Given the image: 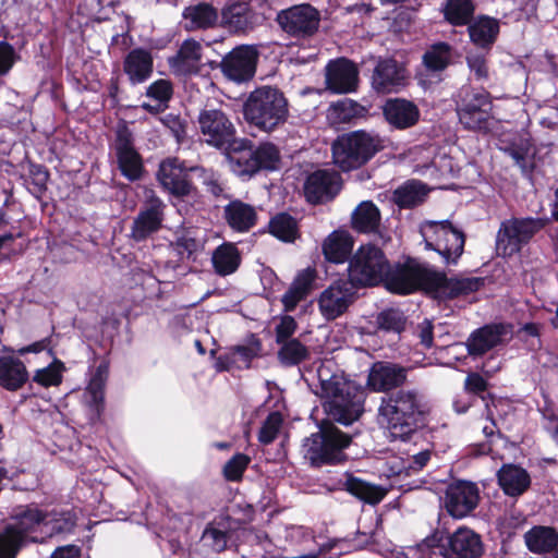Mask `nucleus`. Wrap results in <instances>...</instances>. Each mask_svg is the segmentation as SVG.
I'll list each match as a JSON object with an SVG mask.
<instances>
[{"label":"nucleus","instance_id":"nucleus-1","mask_svg":"<svg viewBox=\"0 0 558 558\" xmlns=\"http://www.w3.org/2000/svg\"><path fill=\"white\" fill-rule=\"evenodd\" d=\"M386 288L399 294H409L417 289L434 293L437 298L452 299L480 290L484 284L482 278H447L442 272L433 270L414 260L390 267L383 280Z\"/></svg>","mask_w":558,"mask_h":558},{"label":"nucleus","instance_id":"nucleus-2","mask_svg":"<svg viewBox=\"0 0 558 558\" xmlns=\"http://www.w3.org/2000/svg\"><path fill=\"white\" fill-rule=\"evenodd\" d=\"M314 392L324 400L326 413L335 421L349 425L363 412L364 389L341 374H335L326 364L317 368Z\"/></svg>","mask_w":558,"mask_h":558},{"label":"nucleus","instance_id":"nucleus-3","mask_svg":"<svg viewBox=\"0 0 558 558\" xmlns=\"http://www.w3.org/2000/svg\"><path fill=\"white\" fill-rule=\"evenodd\" d=\"M427 412L423 397L414 390H399L379 409L380 423L390 440H407Z\"/></svg>","mask_w":558,"mask_h":558},{"label":"nucleus","instance_id":"nucleus-4","mask_svg":"<svg viewBox=\"0 0 558 558\" xmlns=\"http://www.w3.org/2000/svg\"><path fill=\"white\" fill-rule=\"evenodd\" d=\"M288 116V100L282 92L275 87L256 88L244 105L245 119L265 132H271L283 124Z\"/></svg>","mask_w":558,"mask_h":558},{"label":"nucleus","instance_id":"nucleus-5","mask_svg":"<svg viewBox=\"0 0 558 558\" xmlns=\"http://www.w3.org/2000/svg\"><path fill=\"white\" fill-rule=\"evenodd\" d=\"M444 534L435 532L426 537L418 545L417 550L410 549L408 553L403 550H393L389 558H421L423 549H432L440 547L442 558H477L483 553V544L480 535L469 527H459L447 537V544L444 545Z\"/></svg>","mask_w":558,"mask_h":558},{"label":"nucleus","instance_id":"nucleus-6","mask_svg":"<svg viewBox=\"0 0 558 558\" xmlns=\"http://www.w3.org/2000/svg\"><path fill=\"white\" fill-rule=\"evenodd\" d=\"M384 148V140L373 133L356 131L338 137L332 144L333 162L343 171L360 168Z\"/></svg>","mask_w":558,"mask_h":558},{"label":"nucleus","instance_id":"nucleus-7","mask_svg":"<svg viewBox=\"0 0 558 558\" xmlns=\"http://www.w3.org/2000/svg\"><path fill=\"white\" fill-rule=\"evenodd\" d=\"M427 250L437 252L446 264H457L463 253L465 238L449 220L424 221L420 227Z\"/></svg>","mask_w":558,"mask_h":558},{"label":"nucleus","instance_id":"nucleus-8","mask_svg":"<svg viewBox=\"0 0 558 558\" xmlns=\"http://www.w3.org/2000/svg\"><path fill=\"white\" fill-rule=\"evenodd\" d=\"M350 442L351 437L338 428H325L304 440L303 454L313 465L337 463L344 459Z\"/></svg>","mask_w":558,"mask_h":558},{"label":"nucleus","instance_id":"nucleus-9","mask_svg":"<svg viewBox=\"0 0 558 558\" xmlns=\"http://www.w3.org/2000/svg\"><path fill=\"white\" fill-rule=\"evenodd\" d=\"M388 268V260L378 247L363 245L350 259L349 282L353 286H375L384 280Z\"/></svg>","mask_w":558,"mask_h":558},{"label":"nucleus","instance_id":"nucleus-10","mask_svg":"<svg viewBox=\"0 0 558 558\" xmlns=\"http://www.w3.org/2000/svg\"><path fill=\"white\" fill-rule=\"evenodd\" d=\"M545 225L543 219L512 218L501 223L497 234V250L502 256H511L522 248Z\"/></svg>","mask_w":558,"mask_h":558},{"label":"nucleus","instance_id":"nucleus-11","mask_svg":"<svg viewBox=\"0 0 558 558\" xmlns=\"http://www.w3.org/2000/svg\"><path fill=\"white\" fill-rule=\"evenodd\" d=\"M460 122L470 130L486 131L492 120V100L485 90H465L458 104Z\"/></svg>","mask_w":558,"mask_h":558},{"label":"nucleus","instance_id":"nucleus-12","mask_svg":"<svg viewBox=\"0 0 558 558\" xmlns=\"http://www.w3.org/2000/svg\"><path fill=\"white\" fill-rule=\"evenodd\" d=\"M198 128L203 141L217 148L230 145L235 133L233 123L218 109L203 110L198 116Z\"/></svg>","mask_w":558,"mask_h":558},{"label":"nucleus","instance_id":"nucleus-13","mask_svg":"<svg viewBox=\"0 0 558 558\" xmlns=\"http://www.w3.org/2000/svg\"><path fill=\"white\" fill-rule=\"evenodd\" d=\"M257 59L258 52L254 46H239L222 59L221 71L233 82H246L255 74Z\"/></svg>","mask_w":558,"mask_h":558},{"label":"nucleus","instance_id":"nucleus-14","mask_svg":"<svg viewBox=\"0 0 558 558\" xmlns=\"http://www.w3.org/2000/svg\"><path fill=\"white\" fill-rule=\"evenodd\" d=\"M277 22L291 35H312L318 28L319 13L310 4L295 5L278 13Z\"/></svg>","mask_w":558,"mask_h":558},{"label":"nucleus","instance_id":"nucleus-15","mask_svg":"<svg viewBox=\"0 0 558 558\" xmlns=\"http://www.w3.org/2000/svg\"><path fill=\"white\" fill-rule=\"evenodd\" d=\"M163 202L153 191H149L144 205L133 221L131 228L132 239L143 241L151 233L158 231L163 220Z\"/></svg>","mask_w":558,"mask_h":558},{"label":"nucleus","instance_id":"nucleus-16","mask_svg":"<svg viewBox=\"0 0 558 558\" xmlns=\"http://www.w3.org/2000/svg\"><path fill=\"white\" fill-rule=\"evenodd\" d=\"M353 301V284L339 280L325 289L319 299L318 307L326 319H335L342 315Z\"/></svg>","mask_w":558,"mask_h":558},{"label":"nucleus","instance_id":"nucleus-17","mask_svg":"<svg viewBox=\"0 0 558 558\" xmlns=\"http://www.w3.org/2000/svg\"><path fill=\"white\" fill-rule=\"evenodd\" d=\"M203 45L187 38L179 46L178 51L168 58V65L177 76H191L199 73L203 66Z\"/></svg>","mask_w":558,"mask_h":558},{"label":"nucleus","instance_id":"nucleus-18","mask_svg":"<svg viewBox=\"0 0 558 558\" xmlns=\"http://www.w3.org/2000/svg\"><path fill=\"white\" fill-rule=\"evenodd\" d=\"M478 499V489L475 484L459 481L448 486L445 505L452 517L463 518L475 509Z\"/></svg>","mask_w":558,"mask_h":558},{"label":"nucleus","instance_id":"nucleus-19","mask_svg":"<svg viewBox=\"0 0 558 558\" xmlns=\"http://www.w3.org/2000/svg\"><path fill=\"white\" fill-rule=\"evenodd\" d=\"M189 171L179 159L168 158L160 163L157 179L171 195L185 196L192 190Z\"/></svg>","mask_w":558,"mask_h":558},{"label":"nucleus","instance_id":"nucleus-20","mask_svg":"<svg viewBox=\"0 0 558 558\" xmlns=\"http://www.w3.org/2000/svg\"><path fill=\"white\" fill-rule=\"evenodd\" d=\"M405 69L392 59L380 60L372 76L375 90L383 94L397 93L407 85Z\"/></svg>","mask_w":558,"mask_h":558},{"label":"nucleus","instance_id":"nucleus-21","mask_svg":"<svg viewBox=\"0 0 558 558\" xmlns=\"http://www.w3.org/2000/svg\"><path fill=\"white\" fill-rule=\"evenodd\" d=\"M509 325L493 324L478 328L466 340V348L471 355H483L511 336Z\"/></svg>","mask_w":558,"mask_h":558},{"label":"nucleus","instance_id":"nucleus-22","mask_svg":"<svg viewBox=\"0 0 558 558\" xmlns=\"http://www.w3.org/2000/svg\"><path fill=\"white\" fill-rule=\"evenodd\" d=\"M340 191L339 175L329 170H318L312 173L304 185L306 198L318 203L332 198Z\"/></svg>","mask_w":558,"mask_h":558},{"label":"nucleus","instance_id":"nucleus-23","mask_svg":"<svg viewBox=\"0 0 558 558\" xmlns=\"http://www.w3.org/2000/svg\"><path fill=\"white\" fill-rule=\"evenodd\" d=\"M326 83L337 94L353 92L357 84V69L347 59L331 61L327 65Z\"/></svg>","mask_w":558,"mask_h":558},{"label":"nucleus","instance_id":"nucleus-24","mask_svg":"<svg viewBox=\"0 0 558 558\" xmlns=\"http://www.w3.org/2000/svg\"><path fill=\"white\" fill-rule=\"evenodd\" d=\"M407 369L390 362H376L369 369L367 385L374 391H387L402 385Z\"/></svg>","mask_w":558,"mask_h":558},{"label":"nucleus","instance_id":"nucleus-25","mask_svg":"<svg viewBox=\"0 0 558 558\" xmlns=\"http://www.w3.org/2000/svg\"><path fill=\"white\" fill-rule=\"evenodd\" d=\"M116 150L122 174L131 181L138 180L143 173V162L141 156L134 149L128 132L118 133Z\"/></svg>","mask_w":558,"mask_h":558},{"label":"nucleus","instance_id":"nucleus-26","mask_svg":"<svg viewBox=\"0 0 558 558\" xmlns=\"http://www.w3.org/2000/svg\"><path fill=\"white\" fill-rule=\"evenodd\" d=\"M387 122L396 129L404 130L413 126L420 119L418 108L405 99H389L384 108Z\"/></svg>","mask_w":558,"mask_h":558},{"label":"nucleus","instance_id":"nucleus-27","mask_svg":"<svg viewBox=\"0 0 558 558\" xmlns=\"http://www.w3.org/2000/svg\"><path fill=\"white\" fill-rule=\"evenodd\" d=\"M153 66L151 53L142 48L131 50L123 62V71L133 85L148 80L153 73Z\"/></svg>","mask_w":558,"mask_h":558},{"label":"nucleus","instance_id":"nucleus-28","mask_svg":"<svg viewBox=\"0 0 558 558\" xmlns=\"http://www.w3.org/2000/svg\"><path fill=\"white\" fill-rule=\"evenodd\" d=\"M45 513V510L36 506H28L16 512L14 522L9 525L14 526L19 534L23 535L25 542H27L28 538L36 542L38 541V536H33L32 534L39 532L43 535Z\"/></svg>","mask_w":558,"mask_h":558},{"label":"nucleus","instance_id":"nucleus-29","mask_svg":"<svg viewBox=\"0 0 558 558\" xmlns=\"http://www.w3.org/2000/svg\"><path fill=\"white\" fill-rule=\"evenodd\" d=\"M314 280L315 270L312 268L303 269L296 275L290 288L281 298L286 312L294 311L296 305L306 299L313 289Z\"/></svg>","mask_w":558,"mask_h":558},{"label":"nucleus","instance_id":"nucleus-30","mask_svg":"<svg viewBox=\"0 0 558 558\" xmlns=\"http://www.w3.org/2000/svg\"><path fill=\"white\" fill-rule=\"evenodd\" d=\"M28 380L24 363L13 356L0 357V386L9 391H16Z\"/></svg>","mask_w":558,"mask_h":558},{"label":"nucleus","instance_id":"nucleus-31","mask_svg":"<svg viewBox=\"0 0 558 558\" xmlns=\"http://www.w3.org/2000/svg\"><path fill=\"white\" fill-rule=\"evenodd\" d=\"M498 483L506 495L519 496L530 486L531 480L527 472L513 464L504 465L498 474Z\"/></svg>","mask_w":558,"mask_h":558},{"label":"nucleus","instance_id":"nucleus-32","mask_svg":"<svg viewBox=\"0 0 558 558\" xmlns=\"http://www.w3.org/2000/svg\"><path fill=\"white\" fill-rule=\"evenodd\" d=\"M228 225L239 232H246L256 223L254 207L241 201H232L225 207Z\"/></svg>","mask_w":558,"mask_h":558},{"label":"nucleus","instance_id":"nucleus-33","mask_svg":"<svg viewBox=\"0 0 558 558\" xmlns=\"http://www.w3.org/2000/svg\"><path fill=\"white\" fill-rule=\"evenodd\" d=\"M380 220L378 207L369 201L360 203L351 217L352 228L362 233L376 232L380 226Z\"/></svg>","mask_w":558,"mask_h":558},{"label":"nucleus","instance_id":"nucleus-34","mask_svg":"<svg viewBox=\"0 0 558 558\" xmlns=\"http://www.w3.org/2000/svg\"><path fill=\"white\" fill-rule=\"evenodd\" d=\"M211 262L218 275L228 276L239 268L241 255L234 244L225 243L214 251Z\"/></svg>","mask_w":558,"mask_h":558},{"label":"nucleus","instance_id":"nucleus-35","mask_svg":"<svg viewBox=\"0 0 558 558\" xmlns=\"http://www.w3.org/2000/svg\"><path fill=\"white\" fill-rule=\"evenodd\" d=\"M471 40L478 47L493 45L499 33V24L495 19L482 16L469 25Z\"/></svg>","mask_w":558,"mask_h":558},{"label":"nucleus","instance_id":"nucleus-36","mask_svg":"<svg viewBox=\"0 0 558 558\" xmlns=\"http://www.w3.org/2000/svg\"><path fill=\"white\" fill-rule=\"evenodd\" d=\"M353 243L344 232H332L324 242L323 252L325 257L332 263H343L351 253Z\"/></svg>","mask_w":558,"mask_h":558},{"label":"nucleus","instance_id":"nucleus-37","mask_svg":"<svg viewBox=\"0 0 558 558\" xmlns=\"http://www.w3.org/2000/svg\"><path fill=\"white\" fill-rule=\"evenodd\" d=\"M183 17L186 28L201 29L213 26L217 21L218 14L210 4L197 3L185 8Z\"/></svg>","mask_w":558,"mask_h":558},{"label":"nucleus","instance_id":"nucleus-38","mask_svg":"<svg viewBox=\"0 0 558 558\" xmlns=\"http://www.w3.org/2000/svg\"><path fill=\"white\" fill-rule=\"evenodd\" d=\"M474 10L471 0H447L442 8L446 21L454 26L469 24Z\"/></svg>","mask_w":558,"mask_h":558},{"label":"nucleus","instance_id":"nucleus-39","mask_svg":"<svg viewBox=\"0 0 558 558\" xmlns=\"http://www.w3.org/2000/svg\"><path fill=\"white\" fill-rule=\"evenodd\" d=\"M527 548L533 553H546L557 544V535L550 527L535 526L524 535Z\"/></svg>","mask_w":558,"mask_h":558},{"label":"nucleus","instance_id":"nucleus-40","mask_svg":"<svg viewBox=\"0 0 558 558\" xmlns=\"http://www.w3.org/2000/svg\"><path fill=\"white\" fill-rule=\"evenodd\" d=\"M344 486L350 494L372 505L381 501L386 495L383 488L353 476L347 478Z\"/></svg>","mask_w":558,"mask_h":558},{"label":"nucleus","instance_id":"nucleus-41","mask_svg":"<svg viewBox=\"0 0 558 558\" xmlns=\"http://www.w3.org/2000/svg\"><path fill=\"white\" fill-rule=\"evenodd\" d=\"M75 526V515L69 511L45 513L43 535L53 536L61 533H70Z\"/></svg>","mask_w":558,"mask_h":558},{"label":"nucleus","instance_id":"nucleus-42","mask_svg":"<svg viewBox=\"0 0 558 558\" xmlns=\"http://www.w3.org/2000/svg\"><path fill=\"white\" fill-rule=\"evenodd\" d=\"M232 171L239 177H252L258 170V162L253 148H242L229 155Z\"/></svg>","mask_w":558,"mask_h":558},{"label":"nucleus","instance_id":"nucleus-43","mask_svg":"<svg viewBox=\"0 0 558 558\" xmlns=\"http://www.w3.org/2000/svg\"><path fill=\"white\" fill-rule=\"evenodd\" d=\"M108 377V366L106 364H100L94 376L92 377L86 391L85 399L86 402L95 407L97 412H99V407L104 401V388Z\"/></svg>","mask_w":558,"mask_h":558},{"label":"nucleus","instance_id":"nucleus-44","mask_svg":"<svg viewBox=\"0 0 558 558\" xmlns=\"http://www.w3.org/2000/svg\"><path fill=\"white\" fill-rule=\"evenodd\" d=\"M64 371L63 362L54 357L48 366L35 372L33 380L45 388L57 387L62 383Z\"/></svg>","mask_w":558,"mask_h":558},{"label":"nucleus","instance_id":"nucleus-45","mask_svg":"<svg viewBox=\"0 0 558 558\" xmlns=\"http://www.w3.org/2000/svg\"><path fill=\"white\" fill-rule=\"evenodd\" d=\"M25 543L14 526L7 525L0 531V558H15Z\"/></svg>","mask_w":558,"mask_h":558},{"label":"nucleus","instance_id":"nucleus-46","mask_svg":"<svg viewBox=\"0 0 558 558\" xmlns=\"http://www.w3.org/2000/svg\"><path fill=\"white\" fill-rule=\"evenodd\" d=\"M269 230L276 238L290 242L296 236V221L287 214H279L271 219Z\"/></svg>","mask_w":558,"mask_h":558},{"label":"nucleus","instance_id":"nucleus-47","mask_svg":"<svg viewBox=\"0 0 558 558\" xmlns=\"http://www.w3.org/2000/svg\"><path fill=\"white\" fill-rule=\"evenodd\" d=\"M424 195V186L418 182L412 181L397 189L393 198L401 207H412L418 204Z\"/></svg>","mask_w":558,"mask_h":558},{"label":"nucleus","instance_id":"nucleus-48","mask_svg":"<svg viewBox=\"0 0 558 558\" xmlns=\"http://www.w3.org/2000/svg\"><path fill=\"white\" fill-rule=\"evenodd\" d=\"M278 352L279 360L286 365H295L307 357V348L298 339L282 342Z\"/></svg>","mask_w":558,"mask_h":558},{"label":"nucleus","instance_id":"nucleus-49","mask_svg":"<svg viewBox=\"0 0 558 558\" xmlns=\"http://www.w3.org/2000/svg\"><path fill=\"white\" fill-rule=\"evenodd\" d=\"M204 542L216 553H221L228 544V532L220 522L210 523L203 532Z\"/></svg>","mask_w":558,"mask_h":558},{"label":"nucleus","instance_id":"nucleus-50","mask_svg":"<svg viewBox=\"0 0 558 558\" xmlns=\"http://www.w3.org/2000/svg\"><path fill=\"white\" fill-rule=\"evenodd\" d=\"M450 59V47L447 44H437L424 54L425 65L433 71L444 70Z\"/></svg>","mask_w":558,"mask_h":558},{"label":"nucleus","instance_id":"nucleus-51","mask_svg":"<svg viewBox=\"0 0 558 558\" xmlns=\"http://www.w3.org/2000/svg\"><path fill=\"white\" fill-rule=\"evenodd\" d=\"M248 4L246 0H236L222 10L223 21L235 28H241L247 22Z\"/></svg>","mask_w":558,"mask_h":558},{"label":"nucleus","instance_id":"nucleus-52","mask_svg":"<svg viewBox=\"0 0 558 558\" xmlns=\"http://www.w3.org/2000/svg\"><path fill=\"white\" fill-rule=\"evenodd\" d=\"M376 323L378 328L384 331L400 333L404 329L405 318L402 312L389 308L377 315Z\"/></svg>","mask_w":558,"mask_h":558},{"label":"nucleus","instance_id":"nucleus-53","mask_svg":"<svg viewBox=\"0 0 558 558\" xmlns=\"http://www.w3.org/2000/svg\"><path fill=\"white\" fill-rule=\"evenodd\" d=\"M251 458L244 453H235L226 462L222 474L227 481L239 482L242 480L244 471L247 469Z\"/></svg>","mask_w":558,"mask_h":558},{"label":"nucleus","instance_id":"nucleus-54","mask_svg":"<svg viewBox=\"0 0 558 558\" xmlns=\"http://www.w3.org/2000/svg\"><path fill=\"white\" fill-rule=\"evenodd\" d=\"M253 151L256 157V162L259 163L258 170H274L277 168L279 162V153L272 144H263L256 149H253Z\"/></svg>","mask_w":558,"mask_h":558},{"label":"nucleus","instance_id":"nucleus-55","mask_svg":"<svg viewBox=\"0 0 558 558\" xmlns=\"http://www.w3.org/2000/svg\"><path fill=\"white\" fill-rule=\"evenodd\" d=\"M282 424V417L278 412L270 413L259 430L258 439L263 444H270L275 440Z\"/></svg>","mask_w":558,"mask_h":558},{"label":"nucleus","instance_id":"nucleus-56","mask_svg":"<svg viewBox=\"0 0 558 558\" xmlns=\"http://www.w3.org/2000/svg\"><path fill=\"white\" fill-rule=\"evenodd\" d=\"M191 171H194L198 174L202 183L206 186L207 191L210 192L214 196H220L225 190L223 183L220 180V177L211 170H206L203 168H191Z\"/></svg>","mask_w":558,"mask_h":558},{"label":"nucleus","instance_id":"nucleus-57","mask_svg":"<svg viewBox=\"0 0 558 558\" xmlns=\"http://www.w3.org/2000/svg\"><path fill=\"white\" fill-rule=\"evenodd\" d=\"M172 84L168 80H157L146 90V96L166 106L172 96Z\"/></svg>","mask_w":558,"mask_h":558},{"label":"nucleus","instance_id":"nucleus-58","mask_svg":"<svg viewBox=\"0 0 558 558\" xmlns=\"http://www.w3.org/2000/svg\"><path fill=\"white\" fill-rule=\"evenodd\" d=\"M16 61L14 48L7 41H0V76L10 72Z\"/></svg>","mask_w":558,"mask_h":558},{"label":"nucleus","instance_id":"nucleus-59","mask_svg":"<svg viewBox=\"0 0 558 558\" xmlns=\"http://www.w3.org/2000/svg\"><path fill=\"white\" fill-rule=\"evenodd\" d=\"M296 322L291 316H282L276 327V339L278 343L289 341L296 330Z\"/></svg>","mask_w":558,"mask_h":558},{"label":"nucleus","instance_id":"nucleus-60","mask_svg":"<svg viewBox=\"0 0 558 558\" xmlns=\"http://www.w3.org/2000/svg\"><path fill=\"white\" fill-rule=\"evenodd\" d=\"M352 104L350 101H339L329 108L328 117L335 119L336 122H343L351 117Z\"/></svg>","mask_w":558,"mask_h":558},{"label":"nucleus","instance_id":"nucleus-61","mask_svg":"<svg viewBox=\"0 0 558 558\" xmlns=\"http://www.w3.org/2000/svg\"><path fill=\"white\" fill-rule=\"evenodd\" d=\"M432 452L428 449L414 453L411 461L404 466L405 473L411 474L421 471L430 460Z\"/></svg>","mask_w":558,"mask_h":558},{"label":"nucleus","instance_id":"nucleus-62","mask_svg":"<svg viewBox=\"0 0 558 558\" xmlns=\"http://www.w3.org/2000/svg\"><path fill=\"white\" fill-rule=\"evenodd\" d=\"M468 64L477 78L487 77L488 71L484 56L477 53L470 54L468 57Z\"/></svg>","mask_w":558,"mask_h":558},{"label":"nucleus","instance_id":"nucleus-63","mask_svg":"<svg viewBox=\"0 0 558 558\" xmlns=\"http://www.w3.org/2000/svg\"><path fill=\"white\" fill-rule=\"evenodd\" d=\"M519 337L525 341L531 339V345L535 347L539 343V325L527 323L519 330Z\"/></svg>","mask_w":558,"mask_h":558},{"label":"nucleus","instance_id":"nucleus-64","mask_svg":"<svg viewBox=\"0 0 558 558\" xmlns=\"http://www.w3.org/2000/svg\"><path fill=\"white\" fill-rule=\"evenodd\" d=\"M259 351L260 344L256 341L248 347H238L234 351V355L247 364L258 355Z\"/></svg>","mask_w":558,"mask_h":558}]
</instances>
